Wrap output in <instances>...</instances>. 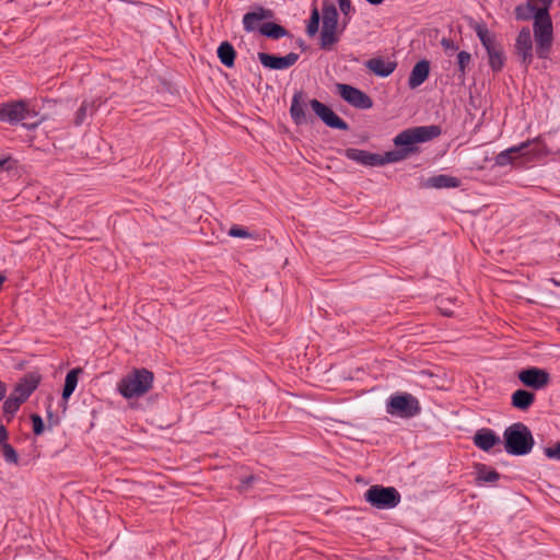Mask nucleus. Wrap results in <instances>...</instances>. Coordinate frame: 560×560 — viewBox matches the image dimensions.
Returning <instances> with one entry per match:
<instances>
[{"label":"nucleus","instance_id":"1","mask_svg":"<svg viewBox=\"0 0 560 560\" xmlns=\"http://www.w3.org/2000/svg\"><path fill=\"white\" fill-rule=\"evenodd\" d=\"M441 132V127L438 125L413 127L399 132L395 137L394 143L397 147H402L404 149L388 151L384 154L377 153V166H383L385 164L402 160L407 153L413 151V144L427 142L438 138Z\"/></svg>","mask_w":560,"mask_h":560},{"label":"nucleus","instance_id":"2","mask_svg":"<svg viewBox=\"0 0 560 560\" xmlns=\"http://www.w3.org/2000/svg\"><path fill=\"white\" fill-rule=\"evenodd\" d=\"M153 382L152 371L145 368H136L119 380L117 390L125 399L139 398L153 387Z\"/></svg>","mask_w":560,"mask_h":560},{"label":"nucleus","instance_id":"3","mask_svg":"<svg viewBox=\"0 0 560 560\" xmlns=\"http://www.w3.org/2000/svg\"><path fill=\"white\" fill-rule=\"evenodd\" d=\"M504 450L513 456H524L532 452L535 444L532 431L523 422L509 425L503 432Z\"/></svg>","mask_w":560,"mask_h":560},{"label":"nucleus","instance_id":"4","mask_svg":"<svg viewBox=\"0 0 560 560\" xmlns=\"http://www.w3.org/2000/svg\"><path fill=\"white\" fill-rule=\"evenodd\" d=\"M540 142L541 137L538 136L536 138L521 142L517 145L510 147L495 155L494 164L497 166L504 167L514 164V162L521 156L532 155L534 158H538L550 155L551 150L545 143H542L540 147H535L528 150L532 144Z\"/></svg>","mask_w":560,"mask_h":560},{"label":"nucleus","instance_id":"5","mask_svg":"<svg viewBox=\"0 0 560 560\" xmlns=\"http://www.w3.org/2000/svg\"><path fill=\"white\" fill-rule=\"evenodd\" d=\"M533 27L536 42V55L540 59H548L551 51L553 33L551 18L547 8H542L538 11Z\"/></svg>","mask_w":560,"mask_h":560},{"label":"nucleus","instance_id":"6","mask_svg":"<svg viewBox=\"0 0 560 560\" xmlns=\"http://www.w3.org/2000/svg\"><path fill=\"white\" fill-rule=\"evenodd\" d=\"M476 34L488 55V63L493 72H500L505 65V54L502 44L486 25H478Z\"/></svg>","mask_w":560,"mask_h":560},{"label":"nucleus","instance_id":"7","mask_svg":"<svg viewBox=\"0 0 560 560\" xmlns=\"http://www.w3.org/2000/svg\"><path fill=\"white\" fill-rule=\"evenodd\" d=\"M386 412L394 417L410 419L421 412V406L413 395L409 393H395L386 401Z\"/></svg>","mask_w":560,"mask_h":560},{"label":"nucleus","instance_id":"8","mask_svg":"<svg viewBox=\"0 0 560 560\" xmlns=\"http://www.w3.org/2000/svg\"><path fill=\"white\" fill-rule=\"evenodd\" d=\"M364 500L375 509L390 510L400 503L401 495L394 487L374 485L364 492Z\"/></svg>","mask_w":560,"mask_h":560},{"label":"nucleus","instance_id":"9","mask_svg":"<svg viewBox=\"0 0 560 560\" xmlns=\"http://www.w3.org/2000/svg\"><path fill=\"white\" fill-rule=\"evenodd\" d=\"M38 113L31 108L30 102L26 100L9 101L0 104V121L10 125H18L19 122L36 118Z\"/></svg>","mask_w":560,"mask_h":560},{"label":"nucleus","instance_id":"10","mask_svg":"<svg viewBox=\"0 0 560 560\" xmlns=\"http://www.w3.org/2000/svg\"><path fill=\"white\" fill-rule=\"evenodd\" d=\"M323 27L320 32V47L330 49L339 40L337 33L338 11L334 3L325 1L322 7Z\"/></svg>","mask_w":560,"mask_h":560},{"label":"nucleus","instance_id":"11","mask_svg":"<svg viewBox=\"0 0 560 560\" xmlns=\"http://www.w3.org/2000/svg\"><path fill=\"white\" fill-rule=\"evenodd\" d=\"M520 382L534 390L546 388L550 383V374L540 368L529 366L517 373Z\"/></svg>","mask_w":560,"mask_h":560},{"label":"nucleus","instance_id":"12","mask_svg":"<svg viewBox=\"0 0 560 560\" xmlns=\"http://www.w3.org/2000/svg\"><path fill=\"white\" fill-rule=\"evenodd\" d=\"M337 90L341 98L355 108L369 109L373 106L371 97L358 88L339 83Z\"/></svg>","mask_w":560,"mask_h":560},{"label":"nucleus","instance_id":"13","mask_svg":"<svg viewBox=\"0 0 560 560\" xmlns=\"http://www.w3.org/2000/svg\"><path fill=\"white\" fill-rule=\"evenodd\" d=\"M310 106L323 122L334 129L348 130L349 125L340 118L330 107L316 98L310 100Z\"/></svg>","mask_w":560,"mask_h":560},{"label":"nucleus","instance_id":"14","mask_svg":"<svg viewBox=\"0 0 560 560\" xmlns=\"http://www.w3.org/2000/svg\"><path fill=\"white\" fill-rule=\"evenodd\" d=\"M514 47L521 63L527 69L533 62V40L528 27H523L518 32Z\"/></svg>","mask_w":560,"mask_h":560},{"label":"nucleus","instance_id":"15","mask_svg":"<svg viewBox=\"0 0 560 560\" xmlns=\"http://www.w3.org/2000/svg\"><path fill=\"white\" fill-rule=\"evenodd\" d=\"M300 56L296 52H289L285 56L270 55L267 52H258V59L260 63L268 69L272 70H284L299 60Z\"/></svg>","mask_w":560,"mask_h":560},{"label":"nucleus","instance_id":"16","mask_svg":"<svg viewBox=\"0 0 560 560\" xmlns=\"http://www.w3.org/2000/svg\"><path fill=\"white\" fill-rule=\"evenodd\" d=\"M40 381L42 376L39 373H26L22 378H20L12 393L20 397L22 400L26 401L30 396L37 389Z\"/></svg>","mask_w":560,"mask_h":560},{"label":"nucleus","instance_id":"17","mask_svg":"<svg viewBox=\"0 0 560 560\" xmlns=\"http://www.w3.org/2000/svg\"><path fill=\"white\" fill-rule=\"evenodd\" d=\"M307 105H310L307 95L303 91L295 92L290 106V115L295 125L300 126L306 122L304 109Z\"/></svg>","mask_w":560,"mask_h":560},{"label":"nucleus","instance_id":"18","mask_svg":"<svg viewBox=\"0 0 560 560\" xmlns=\"http://www.w3.org/2000/svg\"><path fill=\"white\" fill-rule=\"evenodd\" d=\"M272 18V11L258 7L255 11L247 12L243 16V26L246 32L257 31L259 22Z\"/></svg>","mask_w":560,"mask_h":560},{"label":"nucleus","instance_id":"19","mask_svg":"<svg viewBox=\"0 0 560 560\" xmlns=\"http://www.w3.org/2000/svg\"><path fill=\"white\" fill-rule=\"evenodd\" d=\"M474 443L478 448L489 452L493 446L501 443V439L493 430L485 428L476 432Z\"/></svg>","mask_w":560,"mask_h":560},{"label":"nucleus","instance_id":"20","mask_svg":"<svg viewBox=\"0 0 560 560\" xmlns=\"http://www.w3.org/2000/svg\"><path fill=\"white\" fill-rule=\"evenodd\" d=\"M430 74V62L427 59L418 61L409 75L408 79V86L410 89H416L420 86Z\"/></svg>","mask_w":560,"mask_h":560},{"label":"nucleus","instance_id":"21","mask_svg":"<svg viewBox=\"0 0 560 560\" xmlns=\"http://www.w3.org/2000/svg\"><path fill=\"white\" fill-rule=\"evenodd\" d=\"M345 156L364 166H377V153L355 148H348L345 150Z\"/></svg>","mask_w":560,"mask_h":560},{"label":"nucleus","instance_id":"22","mask_svg":"<svg viewBox=\"0 0 560 560\" xmlns=\"http://www.w3.org/2000/svg\"><path fill=\"white\" fill-rule=\"evenodd\" d=\"M365 66L374 74L386 78L395 71L397 65L396 62L385 60L382 57H375L369 59Z\"/></svg>","mask_w":560,"mask_h":560},{"label":"nucleus","instance_id":"23","mask_svg":"<svg viewBox=\"0 0 560 560\" xmlns=\"http://www.w3.org/2000/svg\"><path fill=\"white\" fill-rule=\"evenodd\" d=\"M535 394L527 389H516L511 396V405L513 408L526 411L535 402Z\"/></svg>","mask_w":560,"mask_h":560},{"label":"nucleus","instance_id":"24","mask_svg":"<svg viewBox=\"0 0 560 560\" xmlns=\"http://www.w3.org/2000/svg\"><path fill=\"white\" fill-rule=\"evenodd\" d=\"M101 98L97 100H84L74 115V125L81 126L88 116H92L97 108L102 105Z\"/></svg>","mask_w":560,"mask_h":560},{"label":"nucleus","instance_id":"25","mask_svg":"<svg viewBox=\"0 0 560 560\" xmlns=\"http://www.w3.org/2000/svg\"><path fill=\"white\" fill-rule=\"evenodd\" d=\"M501 478V475L492 468H489L485 464H477L476 465V482L478 486L482 485H493L497 481H499Z\"/></svg>","mask_w":560,"mask_h":560},{"label":"nucleus","instance_id":"26","mask_svg":"<svg viewBox=\"0 0 560 560\" xmlns=\"http://www.w3.org/2000/svg\"><path fill=\"white\" fill-rule=\"evenodd\" d=\"M217 54L222 65L228 68H232L234 66L236 51L231 43H221L218 47Z\"/></svg>","mask_w":560,"mask_h":560},{"label":"nucleus","instance_id":"27","mask_svg":"<svg viewBox=\"0 0 560 560\" xmlns=\"http://www.w3.org/2000/svg\"><path fill=\"white\" fill-rule=\"evenodd\" d=\"M430 187L433 188H457L460 185V180L457 177L440 174L429 178L428 182Z\"/></svg>","mask_w":560,"mask_h":560},{"label":"nucleus","instance_id":"28","mask_svg":"<svg viewBox=\"0 0 560 560\" xmlns=\"http://www.w3.org/2000/svg\"><path fill=\"white\" fill-rule=\"evenodd\" d=\"M80 373H82V369L80 368L72 369L67 373L62 389V400H65V402L68 401L70 396L75 390Z\"/></svg>","mask_w":560,"mask_h":560},{"label":"nucleus","instance_id":"29","mask_svg":"<svg viewBox=\"0 0 560 560\" xmlns=\"http://www.w3.org/2000/svg\"><path fill=\"white\" fill-rule=\"evenodd\" d=\"M258 32L261 35L272 39H279L289 34V32L283 26L273 22H266L261 24L258 28Z\"/></svg>","mask_w":560,"mask_h":560},{"label":"nucleus","instance_id":"30","mask_svg":"<svg viewBox=\"0 0 560 560\" xmlns=\"http://www.w3.org/2000/svg\"><path fill=\"white\" fill-rule=\"evenodd\" d=\"M23 402L25 401L13 393L7 397L2 406V411L8 421L13 419Z\"/></svg>","mask_w":560,"mask_h":560},{"label":"nucleus","instance_id":"31","mask_svg":"<svg viewBox=\"0 0 560 560\" xmlns=\"http://www.w3.org/2000/svg\"><path fill=\"white\" fill-rule=\"evenodd\" d=\"M542 8H537L532 2H527L524 4H518L515 10V18L518 21H528L530 19L535 20V16L538 14V11Z\"/></svg>","mask_w":560,"mask_h":560},{"label":"nucleus","instance_id":"32","mask_svg":"<svg viewBox=\"0 0 560 560\" xmlns=\"http://www.w3.org/2000/svg\"><path fill=\"white\" fill-rule=\"evenodd\" d=\"M470 60H471V56L469 52H467L465 50L458 52V55H457V66H458V71H459L458 79L462 82H464V80H465L466 68L470 63Z\"/></svg>","mask_w":560,"mask_h":560},{"label":"nucleus","instance_id":"33","mask_svg":"<svg viewBox=\"0 0 560 560\" xmlns=\"http://www.w3.org/2000/svg\"><path fill=\"white\" fill-rule=\"evenodd\" d=\"M320 15L316 7L313 8L311 16L306 26V33L308 36H314L318 32Z\"/></svg>","mask_w":560,"mask_h":560},{"label":"nucleus","instance_id":"34","mask_svg":"<svg viewBox=\"0 0 560 560\" xmlns=\"http://www.w3.org/2000/svg\"><path fill=\"white\" fill-rule=\"evenodd\" d=\"M0 452L7 463L15 465L19 463V455L11 444L0 445Z\"/></svg>","mask_w":560,"mask_h":560},{"label":"nucleus","instance_id":"35","mask_svg":"<svg viewBox=\"0 0 560 560\" xmlns=\"http://www.w3.org/2000/svg\"><path fill=\"white\" fill-rule=\"evenodd\" d=\"M31 421L33 424L34 434L40 435L45 430V425H44V421H43L42 417L37 413H34L31 416Z\"/></svg>","mask_w":560,"mask_h":560},{"label":"nucleus","instance_id":"36","mask_svg":"<svg viewBox=\"0 0 560 560\" xmlns=\"http://www.w3.org/2000/svg\"><path fill=\"white\" fill-rule=\"evenodd\" d=\"M229 235L240 238H247L252 236V234L245 228L240 225H233L229 231Z\"/></svg>","mask_w":560,"mask_h":560},{"label":"nucleus","instance_id":"37","mask_svg":"<svg viewBox=\"0 0 560 560\" xmlns=\"http://www.w3.org/2000/svg\"><path fill=\"white\" fill-rule=\"evenodd\" d=\"M255 480H256V477L254 475L246 476L245 478H243L241 480V483L238 486V491L240 492L247 491Z\"/></svg>","mask_w":560,"mask_h":560},{"label":"nucleus","instance_id":"38","mask_svg":"<svg viewBox=\"0 0 560 560\" xmlns=\"http://www.w3.org/2000/svg\"><path fill=\"white\" fill-rule=\"evenodd\" d=\"M545 455L548 458L560 459V442L553 447H546Z\"/></svg>","mask_w":560,"mask_h":560},{"label":"nucleus","instance_id":"39","mask_svg":"<svg viewBox=\"0 0 560 560\" xmlns=\"http://www.w3.org/2000/svg\"><path fill=\"white\" fill-rule=\"evenodd\" d=\"M47 423L48 428L57 427L60 423V419L54 415V412L50 409V406L47 409Z\"/></svg>","mask_w":560,"mask_h":560},{"label":"nucleus","instance_id":"40","mask_svg":"<svg viewBox=\"0 0 560 560\" xmlns=\"http://www.w3.org/2000/svg\"><path fill=\"white\" fill-rule=\"evenodd\" d=\"M441 45L444 48V50L447 51H455L458 49V46L450 38H442Z\"/></svg>","mask_w":560,"mask_h":560},{"label":"nucleus","instance_id":"41","mask_svg":"<svg viewBox=\"0 0 560 560\" xmlns=\"http://www.w3.org/2000/svg\"><path fill=\"white\" fill-rule=\"evenodd\" d=\"M339 8H340L341 12L343 13V15L347 16L352 10L351 1L350 0H339Z\"/></svg>","mask_w":560,"mask_h":560},{"label":"nucleus","instance_id":"42","mask_svg":"<svg viewBox=\"0 0 560 560\" xmlns=\"http://www.w3.org/2000/svg\"><path fill=\"white\" fill-rule=\"evenodd\" d=\"M9 433L4 424L0 423V445L8 443Z\"/></svg>","mask_w":560,"mask_h":560},{"label":"nucleus","instance_id":"43","mask_svg":"<svg viewBox=\"0 0 560 560\" xmlns=\"http://www.w3.org/2000/svg\"><path fill=\"white\" fill-rule=\"evenodd\" d=\"M42 121H43V119H37L36 121H33V122H23V127H25L28 130H33V129L37 128Z\"/></svg>","mask_w":560,"mask_h":560},{"label":"nucleus","instance_id":"44","mask_svg":"<svg viewBox=\"0 0 560 560\" xmlns=\"http://www.w3.org/2000/svg\"><path fill=\"white\" fill-rule=\"evenodd\" d=\"M5 397V386L0 382V401Z\"/></svg>","mask_w":560,"mask_h":560},{"label":"nucleus","instance_id":"45","mask_svg":"<svg viewBox=\"0 0 560 560\" xmlns=\"http://www.w3.org/2000/svg\"><path fill=\"white\" fill-rule=\"evenodd\" d=\"M365 1L373 5H378L384 2V0H365Z\"/></svg>","mask_w":560,"mask_h":560},{"label":"nucleus","instance_id":"46","mask_svg":"<svg viewBox=\"0 0 560 560\" xmlns=\"http://www.w3.org/2000/svg\"><path fill=\"white\" fill-rule=\"evenodd\" d=\"M8 163V160H0V171H2Z\"/></svg>","mask_w":560,"mask_h":560},{"label":"nucleus","instance_id":"47","mask_svg":"<svg viewBox=\"0 0 560 560\" xmlns=\"http://www.w3.org/2000/svg\"><path fill=\"white\" fill-rule=\"evenodd\" d=\"M61 407H62L63 411H66V409H67V402L65 404V400H62Z\"/></svg>","mask_w":560,"mask_h":560},{"label":"nucleus","instance_id":"48","mask_svg":"<svg viewBox=\"0 0 560 560\" xmlns=\"http://www.w3.org/2000/svg\"><path fill=\"white\" fill-rule=\"evenodd\" d=\"M555 153L560 154V148L557 151H555ZM551 154H553V151H551Z\"/></svg>","mask_w":560,"mask_h":560}]
</instances>
